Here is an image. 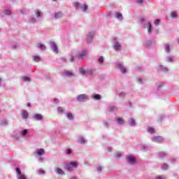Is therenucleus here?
<instances>
[{"label": "nucleus", "mask_w": 179, "mask_h": 179, "mask_svg": "<svg viewBox=\"0 0 179 179\" xmlns=\"http://www.w3.org/2000/svg\"><path fill=\"white\" fill-rule=\"evenodd\" d=\"M77 100L80 102L86 101L87 100H89V96L86 94H80L77 96Z\"/></svg>", "instance_id": "f257e3e1"}, {"label": "nucleus", "mask_w": 179, "mask_h": 179, "mask_svg": "<svg viewBox=\"0 0 179 179\" xmlns=\"http://www.w3.org/2000/svg\"><path fill=\"white\" fill-rule=\"evenodd\" d=\"M152 142H156L157 143H162L163 142V137L158 136L153 137L152 138Z\"/></svg>", "instance_id": "f03ea898"}, {"label": "nucleus", "mask_w": 179, "mask_h": 179, "mask_svg": "<svg viewBox=\"0 0 179 179\" xmlns=\"http://www.w3.org/2000/svg\"><path fill=\"white\" fill-rule=\"evenodd\" d=\"M127 161L130 164H135V163L136 162V159H135L134 156L130 155L127 158Z\"/></svg>", "instance_id": "7ed1b4c3"}, {"label": "nucleus", "mask_w": 179, "mask_h": 179, "mask_svg": "<svg viewBox=\"0 0 179 179\" xmlns=\"http://www.w3.org/2000/svg\"><path fill=\"white\" fill-rule=\"evenodd\" d=\"M63 74L64 76H68L69 78H72L73 76V73L71 71L64 70Z\"/></svg>", "instance_id": "20e7f679"}, {"label": "nucleus", "mask_w": 179, "mask_h": 179, "mask_svg": "<svg viewBox=\"0 0 179 179\" xmlns=\"http://www.w3.org/2000/svg\"><path fill=\"white\" fill-rule=\"evenodd\" d=\"M21 115L24 120L29 118V113L25 110H22Z\"/></svg>", "instance_id": "39448f33"}, {"label": "nucleus", "mask_w": 179, "mask_h": 179, "mask_svg": "<svg viewBox=\"0 0 179 179\" xmlns=\"http://www.w3.org/2000/svg\"><path fill=\"white\" fill-rule=\"evenodd\" d=\"M113 48L115 50V51H120L121 50V45H120L118 42H115Z\"/></svg>", "instance_id": "423d86ee"}, {"label": "nucleus", "mask_w": 179, "mask_h": 179, "mask_svg": "<svg viewBox=\"0 0 179 179\" xmlns=\"http://www.w3.org/2000/svg\"><path fill=\"white\" fill-rule=\"evenodd\" d=\"M34 118L35 121H41V120H43V115L41 114H36V115H35Z\"/></svg>", "instance_id": "0eeeda50"}, {"label": "nucleus", "mask_w": 179, "mask_h": 179, "mask_svg": "<svg viewBox=\"0 0 179 179\" xmlns=\"http://www.w3.org/2000/svg\"><path fill=\"white\" fill-rule=\"evenodd\" d=\"M64 169L67 170V171H72V170H73V168L71 164L65 165Z\"/></svg>", "instance_id": "6e6552de"}, {"label": "nucleus", "mask_w": 179, "mask_h": 179, "mask_svg": "<svg viewBox=\"0 0 179 179\" xmlns=\"http://www.w3.org/2000/svg\"><path fill=\"white\" fill-rule=\"evenodd\" d=\"M44 153H45L44 149L43 148H41L36 150V154L38 155V156H43Z\"/></svg>", "instance_id": "1a4fd4ad"}, {"label": "nucleus", "mask_w": 179, "mask_h": 179, "mask_svg": "<svg viewBox=\"0 0 179 179\" xmlns=\"http://www.w3.org/2000/svg\"><path fill=\"white\" fill-rule=\"evenodd\" d=\"M55 171H56V173H57L60 176H62V175L65 174V172H64V171H62V169H61L59 168H56Z\"/></svg>", "instance_id": "9d476101"}, {"label": "nucleus", "mask_w": 179, "mask_h": 179, "mask_svg": "<svg viewBox=\"0 0 179 179\" xmlns=\"http://www.w3.org/2000/svg\"><path fill=\"white\" fill-rule=\"evenodd\" d=\"M78 143H86V140H85V138L83 137H78Z\"/></svg>", "instance_id": "9b49d317"}, {"label": "nucleus", "mask_w": 179, "mask_h": 179, "mask_svg": "<svg viewBox=\"0 0 179 179\" xmlns=\"http://www.w3.org/2000/svg\"><path fill=\"white\" fill-rule=\"evenodd\" d=\"M92 98L94 99V100H101V96H100V94H94L92 96Z\"/></svg>", "instance_id": "f8f14e48"}, {"label": "nucleus", "mask_w": 179, "mask_h": 179, "mask_svg": "<svg viewBox=\"0 0 179 179\" xmlns=\"http://www.w3.org/2000/svg\"><path fill=\"white\" fill-rule=\"evenodd\" d=\"M118 68L120 69L122 73H125V72H127V69L124 67H122L121 64H118Z\"/></svg>", "instance_id": "ddd939ff"}, {"label": "nucleus", "mask_w": 179, "mask_h": 179, "mask_svg": "<svg viewBox=\"0 0 179 179\" xmlns=\"http://www.w3.org/2000/svg\"><path fill=\"white\" fill-rule=\"evenodd\" d=\"M116 122L117 124H119V125H121V124H124V120L120 118V117H117L116 118Z\"/></svg>", "instance_id": "4468645a"}, {"label": "nucleus", "mask_w": 179, "mask_h": 179, "mask_svg": "<svg viewBox=\"0 0 179 179\" xmlns=\"http://www.w3.org/2000/svg\"><path fill=\"white\" fill-rule=\"evenodd\" d=\"M87 53L86 52V51H83L82 52H81V54H80L79 55H78V58H85V57H86V55H87Z\"/></svg>", "instance_id": "2eb2a0df"}, {"label": "nucleus", "mask_w": 179, "mask_h": 179, "mask_svg": "<svg viewBox=\"0 0 179 179\" xmlns=\"http://www.w3.org/2000/svg\"><path fill=\"white\" fill-rule=\"evenodd\" d=\"M38 48H40L41 50H43V51H45V45H44L41 43H38Z\"/></svg>", "instance_id": "dca6fc26"}, {"label": "nucleus", "mask_w": 179, "mask_h": 179, "mask_svg": "<svg viewBox=\"0 0 179 179\" xmlns=\"http://www.w3.org/2000/svg\"><path fill=\"white\" fill-rule=\"evenodd\" d=\"M80 8H81V10H83V12H86V10H87V5H86V4L81 6Z\"/></svg>", "instance_id": "f3484780"}, {"label": "nucleus", "mask_w": 179, "mask_h": 179, "mask_svg": "<svg viewBox=\"0 0 179 179\" xmlns=\"http://www.w3.org/2000/svg\"><path fill=\"white\" fill-rule=\"evenodd\" d=\"M70 165H71L73 169H76V167H78V163H76V162H70Z\"/></svg>", "instance_id": "a211bd4d"}, {"label": "nucleus", "mask_w": 179, "mask_h": 179, "mask_svg": "<svg viewBox=\"0 0 179 179\" xmlns=\"http://www.w3.org/2000/svg\"><path fill=\"white\" fill-rule=\"evenodd\" d=\"M115 16L117 19H122V14L120 13H115Z\"/></svg>", "instance_id": "6ab92c4d"}, {"label": "nucleus", "mask_w": 179, "mask_h": 179, "mask_svg": "<svg viewBox=\"0 0 179 179\" xmlns=\"http://www.w3.org/2000/svg\"><path fill=\"white\" fill-rule=\"evenodd\" d=\"M61 17H62V13H57L55 14V18L56 19H61Z\"/></svg>", "instance_id": "aec40b11"}, {"label": "nucleus", "mask_w": 179, "mask_h": 179, "mask_svg": "<svg viewBox=\"0 0 179 179\" xmlns=\"http://www.w3.org/2000/svg\"><path fill=\"white\" fill-rule=\"evenodd\" d=\"M52 50L54 52L58 53V48L57 47V45H52Z\"/></svg>", "instance_id": "412c9836"}, {"label": "nucleus", "mask_w": 179, "mask_h": 179, "mask_svg": "<svg viewBox=\"0 0 179 179\" xmlns=\"http://www.w3.org/2000/svg\"><path fill=\"white\" fill-rule=\"evenodd\" d=\"M148 132H149L150 134H155L156 131L153 129V127H149L148 129Z\"/></svg>", "instance_id": "4be33fe9"}, {"label": "nucleus", "mask_w": 179, "mask_h": 179, "mask_svg": "<svg viewBox=\"0 0 179 179\" xmlns=\"http://www.w3.org/2000/svg\"><path fill=\"white\" fill-rule=\"evenodd\" d=\"M67 118L71 120H73V115L71 113H67Z\"/></svg>", "instance_id": "5701e85b"}, {"label": "nucleus", "mask_w": 179, "mask_h": 179, "mask_svg": "<svg viewBox=\"0 0 179 179\" xmlns=\"http://www.w3.org/2000/svg\"><path fill=\"white\" fill-rule=\"evenodd\" d=\"M93 36H94V34H92L87 37V40L88 43H90V41H92L93 40Z\"/></svg>", "instance_id": "b1692460"}, {"label": "nucleus", "mask_w": 179, "mask_h": 179, "mask_svg": "<svg viewBox=\"0 0 179 179\" xmlns=\"http://www.w3.org/2000/svg\"><path fill=\"white\" fill-rule=\"evenodd\" d=\"M165 51L166 52H170V45L166 44L165 45Z\"/></svg>", "instance_id": "393cba45"}, {"label": "nucleus", "mask_w": 179, "mask_h": 179, "mask_svg": "<svg viewBox=\"0 0 179 179\" xmlns=\"http://www.w3.org/2000/svg\"><path fill=\"white\" fill-rule=\"evenodd\" d=\"M15 171H16L17 174H18V176H22V171L20 170V168H16Z\"/></svg>", "instance_id": "a878e982"}, {"label": "nucleus", "mask_w": 179, "mask_h": 179, "mask_svg": "<svg viewBox=\"0 0 179 179\" xmlns=\"http://www.w3.org/2000/svg\"><path fill=\"white\" fill-rule=\"evenodd\" d=\"M79 72H80V73H82L83 75H85V73H86V71L83 67H80L79 69Z\"/></svg>", "instance_id": "bb28decb"}, {"label": "nucleus", "mask_w": 179, "mask_h": 179, "mask_svg": "<svg viewBox=\"0 0 179 179\" xmlns=\"http://www.w3.org/2000/svg\"><path fill=\"white\" fill-rule=\"evenodd\" d=\"M22 79L24 82H30V77L29 76H24L22 78Z\"/></svg>", "instance_id": "cd10ccee"}, {"label": "nucleus", "mask_w": 179, "mask_h": 179, "mask_svg": "<svg viewBox=\"0 0 179 179\" xmlns=\"http://www.w3.org/2000/svg\"><path fill=\"white\" fill-rule=\"evenodd\" d=\"M64 108H62V107L57 108L58 113H61L62 114V113H64Z\"/></svg>", "instance_id": "c85d7f7f"}, {"label": "nucleus", "mask_w": 179, "mask_h": 179, "mask_svg": "<svg viewBox=\"0 0 179 179\" xmlns=\"http://www.w3.org/2000/svg\"><path fill=\"white\" fill-rule=\"evenodd\" d=\"M148 31L149 33H150L152 31V24H150V22H148Z\"/></svg>", "instance_id": "c756f323"}, {"label": "nucleus", "mask_w": 179, "mask_h": 179, "mask_svg": "<svg viewBox=\"0 0 179 179\" xmlns=\"http://www.w3.org/2000/svg\"><path fill=\"white\" fill-rule=\"evenodd\" d=\"M40 59V56H34V61H35L36 62H38Z\"/></svg>", "instance_id": "7c9ffc66"}, {"label": "nucleus", "mask_w": 179, "mask_h": 179, "mask_svg": "<svg viewBox=\"0 0 179 179\" xmlns=\"http://www.w3.org/2000/svg\"><path fill=\"white\" fill-rule=\"evenodd\" d=\"M27 134V129H24L21 132L22 136H24Z\"/></svg>", "instance_id": "2f4dec72"}, {"label": "nucleus", "mask_w": 179, "mask_h": 179, "mask_svg": "<svg viewBox=\"0 0 179 179\" xmlns=\"http://www.w3.org/2000/svg\"><path fill=\"white\" fill-rule=\"evenodd\" d=\"M17 179H26V176L24 174L20 175Z\"/></svg>", "instance_id": "473e14b6"}, {"label": "nucleus", "mask_w": 179, "mask_h": 179, "mask_svg": "<svg viewBox=\"0 0 179 179\" xmlns=\"http://www.w3.org/2000/svg\"><path fill=\"white\" fill-rule=\"evenodd\" d=\"M74 6L76 9H79V7L80 6V5L79 4V3H74Z\"/></svg>", "instance_id": "72a5a7b5"}, {"label": "nucleus", "mask_w": 179, "mask_h": 179, "mask_svg": "<svg viewBox=\"0 0 179 179\" xmlns=\"http://www.w3.org/2000/svg\"><path fill=\"white\" fill-rule=\"evenodd\" d=\"M130 125H132V126L135 125V120L134 119L130 120Z\"/></svg>", "instance_id": "f704fd0d"}, {"label": "nucleus", "mask_w": 179, "mask_h": 179, "mask_svg": "<svg viewBox=\"0 0 179 179\" xmlns=\"http://www.w3.org/2000/svg\"><path fill=\"white\" fill-rule=\"evenodd\" d=\"M99 62H101V64H103V62H104V58L103 57H101L99 59Z\"/></svg>", "instance_id": "c9c22d12"}, {"label": "nucleus", "mask_w": 179, "mask_h": 179, "mask_svg": "<svg viewBox=\"0 0 179 179\" xmlns=\"http://www.w3.org/2000/svg\"><path fill=\"white\" fill-rule=\"evenodd\" d=\"M171 17H177V13L173 12L171 13Z\"/></svg>", "instance_id": "e433bc0d"}, {"label": "nucleus", "mask_w": 179, "mask_h": 179, "mask_svg": "<svg viewBox=\"0 0 179 179\" xmlns=\"http://www.w3.org/2000/svg\"><path fill=\"white\" fill-rule=\"evenodd\" d=\"M115 109V106H110L109 107V111H114V110Z\"/></svg>", "instance_id": "4c0bfd02"}, {"label": "nucleus", "mask_w": 179, "mask_h": 179, "mask_svg": "<svg viewBox=\"0 0 179 179\" xmlns=\"http://www.w3.org/2000/svg\"><path fill=\"white\" fill-rule=\"evenodd\" d=\"M155 24H156L157 26V24H160V20H156L155 21Z\"/></svg>", "instance_id": "58836bf2"}, {"label": "nucleus", "mask_w": 179, "mask_h": 179, "mask_svg": "<svg viewBox=\"0 0 179 179\" xmlns=\"http://www.w3.org/2000/svg\"><path fill=\"white\" fill-rule=\"evenodd\" d=\"M6 15H10V10H6L5 11Z\"/></svg>", "instance_id": "ea45409f"}, {"label": "nucleus", "mask_w": 179, "mask_h": 179, "mask_svg": "<svg viewBox=\"0 0 179 179\" xmlns=\"http://www.w3.org/2000/svg\"><path fill=\"white\" fill-rule=\"evenodd\" d=\"M36 17H40V16H41L40 12L36 13Z\"/></svg>", "instance_id": "a19ab883"}, {"label": "nucleus", "mask_w": 179, "mask_h": 179, "mask_svg": "<svg viewBox=\"0 0 179 179\" xmlns=\"http://www.w3.org/2000/svg\"><path fill=\"white\" fill-rule=\"evenodd\" d=\"M115 157H121V153H117L115 154Z\"/></svg>", "instance_id": "79ce46f5"}, {"label": "nucleus", "mask_w": 179, "mask_h": 179, "mask_svg": "<svg viewBox=\"0 0 179 179\" xmlns=\"http://www.w3.org/2000/svg\"><path fill=\"white\" fill-rule=\"evenodd\" d=\"M101 169H102V168H101V166H99L97 167L98 171H101Z\"/></svg>", "instance_id": "37998d69"}, {"label": "nucleus", "mask_w": 179, "mask_h": 179, "mask_svg": "<svg viewBox=\"0 0 179 179\" xmlns=\"http://www.w3.org/2000/svg\"><path fill=\"white\" fill-rule=\"evenodd\" d=\"M124 96H125V94H124V92L120 93V96L121 97H124Z\"/></svg>", "instance_id": "c03bdc74"}, {"label": "nucleus", "mask_w": 179, "mask_h": 179, "mask_svg": "<svg viewBox=\"0 0 179 179\" xmlns=\"http://www.w3.org/2000/svg\"><path fill=\"white\" fill-rule=\"evenodd\" d=\"M143 3V0H138V3Z\"/></svg>", "instance_id": "a18cd8bd"}, {"label": "nucleus", "mask_w": 179, "mask_h": 179, "mask_svg": "<svg viewBox=\"0 0 179 179\" xmlns=\"http://www.w3.org/2000/svg\"><path fill=\"white\" fill-rule=\"evenodd\" d=\"M163 72H167L169 71V69H167V68H165L164 70H162Z\"/></svg>", "instance_id": "49530a36"}, {"label": "nucleus", "mask_w": 179, "mask_h": 179, "mask_svg": "<svg viewBox=\"0 0 179 179\" xmlns=\"http://www.w3.org/2000/svg\"><path fill=\"white\" fill-rule=\"evenodd\" d=\"M66 154L67 155H71V150H68Z\"/></svg>", "instance_id": "de8ad7c7"}, {"label": "nucleus", "mask_w": 179, "mask_h": 179, "mask_svg": "<svg viewBox=\"0 0 179 179\" xmlns=\"http://www.w3.org/2000/svg\"><path fill=\"white\" fill-rule=\"evenodd\" d=\"M138 82H139L140 83H142V79H141V78H138Z\"/></svg>", "instance_id": "09e8293b"}, {"label": "nucleus", "mask_w": 179, "mask_h": 179, "mask_svg": "<svg viewBox=\"0 0 179 179\" xmlns=\"http://www.w3.org/2000/svg\"><path fill=\"white\" fill-rule=\"evenodd\" d=\"M70 61H71V62H73V57H71V58L70 59Z\"/></svg>", "instance_id": "8fccbe9b"}, {"label": "nucleus", "mask_w": 179, "mask_h": 179, "mask_svg": "<svg viewBox=\"0 0 179 179\" xmlns=\"http://www.w3.org/2000/svg\"><path fill=\"white\" fill-rule=\"evenodd\" d=\"M27 106V107H31V105L30 104V103H28Z\"/></svg>", "instance_id": "3c124183"}, {"label": "nucleus", "mask_w": 179, "mask_h": 179, "mask_svg": "<svg viewBox=\"0 0 179 179\" xmlns=\"http://www.w3.org/2000/svg\"><path fill=\"white\" fill-rule=\"evenodd\" d=\"M163 167H164L165 169L167 168V164H164Z\"/></svg>", "instance_id": "603ef678"}, {"label": "nucleus", "mask_w": 179, "mask_h": 179, "mask_svg": "<svg viewBox=\"0 0 179 179\" xmlns=\"http://www.w3.org/2000/svg\"><path fill=\"white\" fill-rule=\"evenodd\" d=\"M143 21H144L143 18H141V23H143Z\"/></svg>", "instance_id": "864d4df0"}, {"label": "nucleus", "mask_w": 179, "mask_h": 179, "mask_svg": "<svg viewBox=\"0 0 179 179\" xmlns=\"http://www.w3.org/2000/svg\"><path fill=\"white\" fill-rule=\"evenodd\" d=\"M71 179H76V177H74V176H73V177H71Z\"/></svg>", "instance_id": "5fc2aeb1"}, {"label": "nucleus", "mask_w": 179, "mask_h": 179, "mask_svg": "<svg viewBox=\"0 0 179 179\" xmlns=\"http://www.w3.org/2000/svg\"><path fill=\"white\" fill-rule=\"evenodd\" d=\"M2 81V79L1 78H0V86H1V82Z\"/></svg>", "instance_id": "6e6d98bb"}, {"label": "nucleus", "mask_w": 179, "mask_h": 179, "mask_svg": "<svg viewBox=\"0 0 179 179\" xmlns=\"http://www.w3.org/2000/svg\"><path fill=\"white\" fill-rule=\"evenodd\" d=\"M42 174H44V171H41Z\"/></svg>", "instance_id": "4d7b16f0"}, {"label": "nucleus", "mask_w": 179, "mask_h": 179, "mask_svg": "<svg viewBox=\"0 0 179 179\" xmlns=\"http://www.w3.org/2000/svg\"><path fill=\"white\" fill-rule=\"evenodd\" d=\"M170 61H173V59H172V58H170Z\"/></svg>", "instance_id": "13d9d810"}, {"label": "nucleus", "mask_w": 179, "mask_h": 179, "mask_svg": "<svg viewBox=\"0 0 179 179\" xmlns=\"http://www.w3.org/2000/svg\"><path fill=\"white\" fill-rule=\"evenodd\" d=\"M161 69L163 68V66H160Z\"/></svg>", "instance_id": "bf43d9fd"}, {"label": "nucleus", "mask_w": 179, "mask_h": 179, "mask_svg": "<svg viewBox=\"0 0 179 179\" xmlns=\"http://www.w3.org/2000/svg\"><path fill=\"white\" fill-rule=\"evenodd\" d=\"M53 1H57V0H53Z\"/></svg>", "instance_id": "052dcab7"}]
</instances>
